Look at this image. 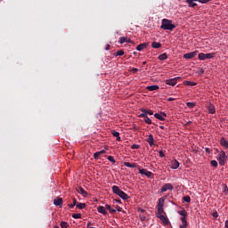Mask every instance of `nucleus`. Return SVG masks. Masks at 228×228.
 <instances>
[{"instance_id": "f257e3e1", "label": "nucleus", "mask_w": 228, "mask_h": 228, "mask_svg": "<svg viewBox=\"0 0 228 228\" xmlns=\"http://www.w3.org/2000/svg\"><path fill=\"white\" fill-rule=\"evenodd\" d=\"M161 29L167 30V31H174L175 29V25L172 23L171 20L163 19L161 20Z\"/></svg>"}, {"instance_id": "f03ea898", "label": "nucleus", "mask_w": 228, "mask_h": 228, "mask_svg": "<svg viewBox=\"0 0 228 228\" xmlns=\"http://www.w3.org/2000/svg\"><path fill=\"white\" fill-rule=\"evenodd\" d=\"M112 191L113 193H115L116 195H118V197H120V199H122L123 200H127V199H129V196L127 195V193L124 192L122 190H120V188L117 185L112 186Z\"/></svg>"}, {"instance_id": "7ed1b4c3", "label": "nucleus", "mask_w": 228, "mask_h": 228, "mask_svg": "<svg viewBox=\"0 0 228 228\" xmlns=\"http://www.w3.org/2000/svg\"><path fill=\"white\" fill-rule=\"evenodd\" d=\"M217 160L219 161V165L221 167H224L227 161V155H225V151H222L217 158Z\"/></svg>"}, {"instance_id": "20e7f679", "label": "nucleus", "mask_w": 228, "mask_h": 228, "mask_svg": "<svg viewBox=\"0 0 228 228\" xmlns=\"http://www.w3.org/2000/svg\"><path fill=\"white\" fill-rule=\"evenodd\" d=\"M199 60H211V58H215V53H200L198 55Z\"/></svg>"}, {"instance_id": "39448f33", "label": "nucleus", "mask_w": 228, "mask_h": 228, "mask_svg": "<svg viewBox=\"0 0 228 228\" xmlns=\"http://www.w3.org/2000/svg\"><path fill=\"white\" fill-rule=\"evenodd\" d=\"M174 190V185L172 183H165L160 189L161 193H165V191H172Z\"/></svg>"}, {"instance_id": "423d86ee", "label": "nucleus", "mask_w": 228, "mask_h": 228, "mask_svg": "<svg viewBox=\"0 0 228 228\" xmlns=\"http://www.w3.org/2000/svg\"><path fill=\"white\" fill-rule=\"evenodd\" d=\"M142 113L139 115V117H149V115H154V111L151 110L147 109H141Z\"/></svg>"}, {"instance_id": "0eeeda50", "label": "nucleus", "mask_w": 228, "mask_h": 228, "mask_svg": "<svg viewBox=\"0 0 228 228\" xmlns=\"http://www.w3.org/2000/svg\"><path fill=\"white\" fill-rule=\"evenodd\" d=\"M139 174H141V175H146V177H148L149 179L152 177V172L147 169H139Z\"/></svg>"}, {"instance_id": "6e6552de", "label": "nucleus", "mask_w": 228, "mask_h": 228, "mask_svg": "<svg viewBox=\"0 0 228 228\" xmlns=\"http://www.w3.org/2000/svg\"><path fill=\"white\" fill-rule=\"evenodd\" d=\"M166 85H169V86H175L177 85V78H170L165 80Z\"/></svg>"}, {"instance_id": "1a4fd4ad", "label": "nucleus", "mask_w": 228, "mask_h": 228, "mask_svg": "<svg viewBox=\"0 0 228 228\" xmlns=\"http://www.w3.org/2000/svg\"><path fill=\"white\" fill-rule=\"evenodd\" d=\"M156 216H157V218H159V220H161L164 225H168L169 221L163 214H159Z\"/></svg>"}, {"instance_id": "9d476101", "label": "nucleus", "mask_w": 228, "mask_h": 228, "mask_svg": "<svg viewBox=\"0 0 228 228\" xmlns=\"http://www.w3.org/2000/svg\"><path fill=\"white\" fill-rule=\"evenodd\" d=\"M197 51L195 52H191L189 53H185L183 54V58H185V60H191V58H195V56H197Z\"/></svg>"}, {"instance_id": "9b49d317", "label": "nucleus", "mask_w": 228, "mask_h": 228, "mask_svg": "<svg viewBox=\"0 0 228 228\" xmlns=\"http://www.w3.org/2000/svg\"><path fill=\"white\" fill-rule=\"evenodd\" d=\"M119 44H134V42L131 40V38L129 37H119Z\"/></svg>"}, {"instance_id": "f8f14e48", "label": "nucleus", "mask_w": 228, "mask_h": 228, "mask_svg": "<svg viewBox=\"0 0 228 228\" xmlns=\"http://www.w3.org/2000/svg\"><path fill=\"white\" fill-rule=\"evenodd\" d=\"M155 118H158V120H165V118L167 117V114L165 112L155 113L154 114Z\"/></svg>"}, {"instance_id": "ddd939ff", "label": "nucleus", "mask_w": 228, "mask_h": 228, "mask_svg": "<svg viewBox=\"0 0 228 228\" xmlns=\"http://www.w3.org/2000/svg\"><path fill=\"white\" fill-rule=\"evenodd\" d=\"M220 145L224 147V149H228V141L225 138L220 139Z\"/></svg>"}, {"instance_id": "4468645a", "label": "nucleus", "mask_w": 228, "mask_h": 228, "mask_svg": "<svg viewBox=\"0 0 228 228\" xmlns=\"http://www.w3.org/2000/svg\"><path fill=\"white\" fill-rule=\"evenodd\" d=\"M147 45H149V43H142L136 46V51H143V49L147 48Z\"/></svg>"}, {"instance_id": "2eb2a0df", "label": "nucleus", "mask_w": 228, "mask_h": 228, "mask_svg": "<svg viewBox=\"0 0 228 228\" xmlns=\"http://www.w3.org/2000/svg\"><path fill=\"white\" fill-rule=\"evenodd\" d=\"M97 211H98V213H101L102 215H104L105 216L108 215V211H106L105 207H98Z\"/></svg>"}, {"instance_id": "dca6fc26", "label": "nucleus", "mask_w": 228, "mask_h": 228, "mask_svg": "<svg viewBox=\"0 0 228 228\" xmlns=\"http://www.w3.org/2000/svg\"><path fill=\"white\" fill-rule=\"evenodd\" d=\"M146 89L149 90V92H154L156 90H159V86L154 85V86H148Z\"/></svg>"}, {"instance_id": "f3484780", "label": "nucleus", "mask_w": 228, "mask_h": 228, "mask_svg": "<svg viewBox=\"0 0 228 228\" xmlns=\"http://www.w3.org/2000/svg\"><path fill=\"white\" fill-rule=\"evenodd\" d=\"M53 204H54V206H61L63 204V199L57 198V199L53 200Z\"/></svg>"}, {"instance_id": "a211bd4d", "label": "nucleus", "mask_w": 228, "mask_h": 228, "mask_svg": "<svg viewBox=\"0 0 228 228\" xmlns=\"http://www.w3.org/2000/svg\"><path fill=\"white\" fill-rule=\"evenodd\" d=\"M150 145V147H152L154 145V136L152 134H150L146 140Z\"/></svg>"}, {"instance_id": "6ab92c4d", "label": "nucleus", "mask_w": 228, "mask_h": 228, "mask_svg": "<svg viewBox=\"0 0 228 228\" xmlns=\"http://www.w3.org/2000/svg\"><path fill=\"white\" fill-rule=\"evenodd\" d=\"M208 113H211L212 115L216 113V110L215 109V105L209 104V106L208 107Z\"/></svg>"}, {"instance_id": "aec40b11", "label": "nucleus", "mask_w": 228, "mask_h": 228, "mask_svg": "<svg viewBox=\"0 0 228 228\" xmlns=\"http://www.w3.org/2000/svg\"><path fill=\"white\" fill-rule=\"evenodd\" d=\"M179 167V161L174 160V161L171 163L170 168H172V170H177V167Z\"/></svg>"}, {"instance_id": "412c9836", "label": "nucleus", "mask_w": 228, "mask_h": 228, "mask_svg": "<svg viewBox=\"0 0 228 228\" xmlns=\"http://www.w3.org/2000/svg\"><path fill=\"white\" fill-rule=\"evenodd\" d=\"M195 1L198 0H187L186 3L189 4L190 8H195V6H197Z\"/></svg>"}, {"instance_id": "4be33fe9", "label": "nucleus", "mask_w": 228, "mask_h": 228, "mask_svg": "<svg viewBox=\"0 0 228 228\" xmlns=\"http://www.w3.org/2000/svg\"><path fill=\"white\" fill-rule=\"evenodd\" d=\"M105 209H107V210H108L110 213H111L112 215H113L114 213H117V209L112 208L111 206H110V205H106V206H105Z\"/></svg>"}, {"instance_id": "5701e85b", "label": "nucleus", "mask_w": 228, "mask_h": 228, "mask_svg": "<svg viewBox=\"0 0 228 228\" xmlns=\"http://www.w3.org/2000/svg\"><path fill=\"white\" fill-rule=\"evenodd\" d=\"M141 118H144V122L146 123V124H149V125H151V124H152V120H151L150 118H149V116H139Z\"/></svg>"}, {"instance_id": "b1692460", "label": "nucleus", "mask_w": 228, "mask_h": 228, "mask_svg": "<svg viewBox=\"0 0 228 228\" xmlns=\"http://www.w3.org/2000/svg\"><path fill=\"white\" fill-rule=\"evenodd\" d=\"M77 191L81 195H84V197H86V195H88V192H86V191H85V189H83V187H79Z\"/></svg>"}, {"instance_id": "393cba45", "label": "nucleus", "mask_w": 228, "mask_h": 228, "mask_svg": "<svg viewBox=\"0 0 228 228\" xmlns=\"http://www.w3.org/2000/svg\"><path fill=\"white\" fill-rule=\"evenodd\" d=\"M151 47H152L153 49H159V48L161 47V43L153 42V43L151 44Z\"/></svg>"}, {"instance_id": "a878e982", "label": "nucleus", "mask_w": 228, "mask_h": 228, "mask_svg": "<svg viewBox=\"0 0 228 228\" xmlns=\"http://www.w3.org/2000/svg\"><path fill=\"white\" fill-rule=\"evenodd\" d=\"M167 58H168V55L166 53L159 55V60H160V61H163L167 60Z\"/></svg>"}, {"instance_id": "bb28decb", "label": "nucleus", "mask_w": 228, "mask_h": 228, "mask_svg": "<svg viewBox=\"0 0 228 228\" xmlns=\"http://www.w3.org/2000/svg\"><path fill=\"white\" fill-rule=\"evenodd\" d=\"M125 167H127L128 168H136V164H131L130 162H125Z\"/></svg>"}, {"instance_id": "cd10ccee", "label": "nucleus", "mask_w": 228, "mask_h": 228, "mask_svg": "<svg viewBox=\"0 0 228 228\" xmlns=\"http://www.w3.org/2000/svg\"><path fill=\"white\" fill-rule=\"evenodd\" d=\"M165 206V200L163 198H160L159 200L158 208H163Z\"/></svg>"}, {"instance_id": "c85d7f7f", "label": "nucleus", "mask_w": 228, "mask_h": 228, "mask_svg": "<svg viewBox=\"0 0 228 228\" xmlns=\"http://www.w3.org/2000/svg\"><path fill=\"white\" fill-rule=\"evenodd\" d=\"M77 209H85V208H86V203H77Z\"/></svg>"}, {"instance_id": "c756f323", "label": "nucleus", "mask_w": 228, "mask_h": 228, "mask_svg": "<svg viewBox=\"0 0 228 228\" xmlns=\"http://www.w3.org/2000/svg\"><path fill=\"white\" fill-rule=\"evenodd\" d=\"M165 215V209L163 208V207H158V213L157 215Z\"/></svg>"}, {"instance_id": "7c9ffc66", "label": "nucleus", "mask_w": 228, "mask_h": 228, "mask_svg": "<svg viewBox=\"0 0 228 228\" xmlns=\"http://www.w3.org/2000/svg\"><path fill=\"white\" fill-rule=\"evenodd\" d=\"M184 85L186 86H195L197 85V83L191 82V81H185Z\"/></svg>"}, {"instance_id": "2f4dec72", "label": "nucleus", "mask_w": 228, "mask_h": 228, "mask_svg": "<svg viewBox=\"0 0 228 228\" xmlns=\"http://www.w3.org/2000/svg\"><path fill=\"white\" fill-rule=\"evenodd\" d=\"M60 225L61 228H69V223H67L65 221L61 222Z\"/></svg>"}, {"instance_id": "473e14b6", "label": "nucleus", "mask_w": 228, "mask_h": 228, "mask_svg": "<svg viewBox=\"0 0 228 228\" xmlns=\"http://www.w3.org/2000/svg\"><path fill=\"white\" fill-rule=\"evenodd\" d=\"M178 214H180L181 216H183V217L188 216V212H186V210H180L178 211Z\"/></svg>"}, {"instance_id": "72a5a7b5", "label": "nucleus", "mask_w": 228, "mask_h": 228, "mask_svg": "<svg viewBox=\"0 0 228 228\" xmlns=\"http://www.w3.org/2000/svg\"><path fill=\"white\" fill-rule=\"evenodd\" d=\"M68 206L69 208H70V209H72L74 206H77V200H76V199H73V204H69Z\"/></svg>"}, {"instance_id": "f704fd0d", "label": "nucleus", "mask_w": 228, "mask_h": 228, "mask_svg": "<svg viewBox=\"0 0 228 228\" xmlns=\"http://www.w3.org/2000/svg\"><path fill=\"white\" fill-rule=\"evenodd\" d=\"M114 56H124V50H118Z\"/></svg>"}, {"instance_id": "c9c22d12", "label": "nucleus", "mask_w": 228, "mask_h": 228, "mask_svg": "<svg viewBox=\"0 0 228 228\" xmlns=\"http://www.w3.org/2000/svg\"><path fill=\"white\" fill-rule=\"evenodd\" d=\"M187 108H195V102H188L186 103Z\"/></svg>"}, {"instance_id": "e433bc0d", "label": "nucleus", "mask_w": 228, "mask_h": 228, "mask_svg": "<svg viewBox=\"0 0 228 228\" xmlns=\"http://www.w3.org/2000/svg\"><path fill=\"white\" fill-rule=\"evenodd\" d=\"M183 199L184 202H191V198H190V196H184Z\"/></svg>"}, {"instance_id": "4c0bfd02", "label": "nucleus", "mask_w": 228, "mask_h": 228, "mask_svg": "<svg viewBox=\"0 0 228 228\" xmlns=\"http://www.w3.org/2000/svg\"><path fill=\"white\" fill-rule=\"evenodd\" d=\"M108 160L110 161V163H116L115 158L113 156H109Z\"/></svg>"}, {"instance_id": "58836bf2", "label": "nucleus", "mask_w": 228, "mask_h": 228, "mask_svg": "<svg viewBox=\"0 0 228 228\" xmlns=\"http://www.w3.org/2000/svg\"><path fill=\"white\" fill-rule=\"evenodd\" d=\"M72 218H75V219L81 218V214H73Z\"/></svg>"}, {"instance_id": "ea45409f", "label": "nucleus", "mask_w": 228, "mask_h": 228, "mask_svg": "<svg viewBox=\"0 0 228 228\" xmlns=\"http://www.w3.org/2000/svg\"><path fill=\"white\" fill-rule=\"evenodd\" d=\"M112 136H114L115 138H117L118 136H120V133L117 132V131H113L112 132Z\"/></svg>"}, {"instance_id": "a19ab883", "label": "nucleus", "mask_w": 228, "mask_h": 228, "mask_svg": "<svg viewBox=\"0 0 228 228\" xmlns=\"http://www.w3.org/2000/svg\"><path fill=\"white\" fill-rule=\"evenodd\" d=\"M211 165H212V167H218V162H216V160H212Z\"/></svg>"}, {"instance_id": "79ce46f5", "label": "nucleus", "mask_w": 228, "mask_h": 228, "mask_svg": "<svg viewBox=\"0 0 228 228\" xmlns=\"http://www.w3.org/2000/svg\"><path fill=\"white\" fill-rule=\"evenodd\" d=\"M99 156H101V153H99V151H98V152H95V153L94 154V159H99Z\"/></svg>"}, {"instance_id": "37998d69", "label": "nucleus", "mask_w": 228, "mask_h": 228, "mask_svg": "<svg viewBox=\"0 0 228 228\" xmlns=\"http://www.w3.org/2000/svg\"><path fill=\"white\" fill-rule=\"evenodd\" d=\"M223 193H228V187L227 185H224L223 188Z\"/></svg>"}, {"instance_id": "c03bdc74", "label": "nucleus", "mask_w": 228, "mask_h": 228, "mask_svg": "<svg viewBox=\"0 0 228 228\" xmlns=\"http://www.w3.org/2000/svg\"><path fill=\"white\" fill-rule=\"evenodd\" d=\"M188 227V223H182V224L180 225V228H186Z\"/></svg>"}, {"instance_id": "a18cd8bd", "label": "nucleus", "mask_w": 228, "mask_h": 228, "mask_svg": "<svg viewBox=\"0 0 228 228\" xmlns=\"http://www.w3.org/2000/svg\"><path fill=\"white\" fill-rule=\"evenodd\" d=\"M181 222H182V224H187L188 223L186 221V217H183V216L181 217Z\"/></svg>"}, {"instance_id": "49530a36", "label": "nucleus", "mask_w": 228, "mask_h": 228, "mask_svg": "<svg viewBox=\"0 0 228 228\" xmlns=\"http://www.w3.org/2000/svg\"><path fill=\"white\" fill-rule=\"evenodd\" d=\"M131 149H140V146L138 144H133Z\"/></svg>"}, {"instance_id": "de8ad7c7", "label": "nucleus", "mask_w": 228, "mask_h": 228, "mask_svg": "<svg viewBox=\"0 0 228 228\" xmlns=\"http://www.w3.org/2000/svg\"><path fill=\"white\" fill-rule=\"evenodd\" d=\"M199 3H202V4H206V3H209L210 0H198Z\"/></svg>"}, {"instance_id": "09e8293b", "label": "nucleus", "mask_w": 228, "mask_h": 228, "mask_svg": "<svg viewBox=\"0 0 228 228\" xmlns=\"http://www.w3.org/2000/svg\"><path fill=\"white\" fill-rule=\"evenodd\" d=\"M116 209L117 211H118V213L122 212V208H120L119 206H116Z\"/></svg>"}, {"instance_id": "8fccbe9b", "label": "nucleus", "mask_w": 228, "mask_h": 228, "mask_svg": "<svg viewBox=\"0 0 228 228\" xmlns=\"http://www.w3.org/2000/svg\"><path fill=\"white\" fill-rule=\"evenodd\" d=\"M205 151L208 153V154H211V150L209 148H205Z\"/></svg>"}, {"instance_id": "3c124183", "label": "nucleus", "mask_w": 228, "mask_h": 228, "mask_svg": "<svg viewBox=\"0 0 228 228\" xmlns=\"http://www.w3.org/2000/svg\"><path fill=\"white\" fill-rule=\"evenodd\" d=\"M132 72H134V74H136V72H138V69L137 68H133Z\"/></svg>"}, {"instance_id": "603ef678", "label": "nucleus", "mask_w": 228, "mask_h": 228, "mask_svg": "<svg viewBox=\"0 0 228 228\" xmlns=\"http://www.w3.org/2000/svg\"><path fill=\"white\" fill-rule=\"evenodd\" d=\"M159 156H160V158H165V152H163V151H159Z\"/></svg>"}, {"instance_id": "864d4df0", "label": "nucleus", "mask_w": 228, "mask_h": 228, "mask_svg": "<svg viewBox=\"0 0 228 228\" xmlns=\"http://www.w3.org/2000/svg\"><path fill=\"white\" fill-rule=\"evenodd\" d=\"M98 153H100V156H101V154H106V151L102 150V151H98Z\"/></svg>"}, {"instance_id": "5fc2aeb1", "label": "nucleus", "mask_w": 228, "mask_h": 228, "mask_svg": "<svg viewBox=\"0 0 228 228\" xmlns=\"http://www.w3.org/2000/svg\"><path fill=\"white\" fill-rule=\"evenodd\" d=\"M140 218H141L142 222H144L146 217H145V216H140Z\"/></svg>"}, {"instance_id": "6e6d98bb", "label": "nucleus", "mask_w": 228, "mask_h": 228, "mask_svg": "<svg viewBox=\"0 0 228 228\" xmlns=\"http://www.w3.org/2000/svg\"><path fill=\"white\" fill-rule=\"evenodd\" d=\"M200 74H203L204 73V69L202 68H200Z\"/></svg>"}, {"instance_id": "4d7b16f0", "label": "nucleus", "mask_w": 228, "mask_h": 228, "mask_svg": "<svg viewBox=\"0 0 228 228\" xmlns=\"http://www.w3.org/2000/svg\"><path fill=\"white\" fill-rule=\"evenodd\" d=\"M90 225H92V222H88L87 224H86V227L90 228L91 227Z\"/></svg>"}, {"instance_id": "13d9d810", "label": "nucleus", "mask_w": 228, "mask_h": 228, "mask_svg": "<svg viewBox=\"0 0 228 228\" xmlns=\"http://www.w3.org/2000/svg\"><path fill=\"white\" fill-rule=\"evenodd\" d=\"M110 45H107L106 47H105V50H106V51H110Z\"/></svg>"}, {"instance_id": "bf43d9fd", "label": "nucleus", "mask_w": 228, "mask_h": 228, "mask_svg": "<svg viewBox=\"0 0 228 228\" xmlns=\"http://www.w3.org/2000/svg\"><path fill=\"white\" fill-rule=\"evenodd\" d=\"M167 101H169V102L175 101V98L170 97V98L167 99Z\"/></svg>"}, {"instance_id": "052dcab7", "label": "nucleus", "mask_w": 228, "mask_h": 228, "mask_svg": "<svg viewBox=\"0 0 228 228\" xmlns=\"http://www.w3.org/2000/svg\"><path fill=\"white\" fill-rule=\"evenodd\" d=\"M213 216H215L216 218H217V217H218V213H214V214H213Z\"/></svg>"}, {"instance_id": "680f3d73", "label": "nucleus", "mask_w": 228, "mask_h": 228, "mask_svg": "<svg viewBox=\"0 0 228 228\" xmlns=\"http://www.w3.org/2000/svg\"><path fill=\"white\" fill-rule=\"evenodd\" d=\"M117 142H120V135H118V137H116Z\"/></svg>"}, {"instance_id": "e2e57ef3", "label": "nucleus", "mask_w": 228, "mask_h": 228, "mask_svg": "<svg viewBox=\"0 0 228 228\" xmlns=\"http://www.w3.org/2000/svg\"><path fill=\"white\" fill-rule=\"evenodd\" d=\"M138 211H141V213H145V210H143L142 208H139Z\"/></svg>"}, {"instance_id": "0e129e2a", "label": "nucleus", "mask_w": 228, "mask_h": 228, "mask_svg": "<svg viewBox=\"0 0 228 228\" xmlns=\"http://www.w3.org/2000/svg\"><path fill=\"white\" fill-rule=\"evenodd\" d=\"M224 225H225L226 228H228V220L225 221Z\"/></svg>"}, {"instance_id": "69168bd1", "label": "nucleus", "mask_w": 228, "mask_h": 228, "mask_svg": "<svg viewBox=\"0 0 228 228\" xmlns=\"http://www.w3.org/2000/svg\"><path fill=\"white\" fill-rule=\"evenodd\" d=\"M115 201H116L117 203H120V202H121L120 200H115Z\"/></svg>"}, {"instance_id": "338daca9", "label": "nucleus", "mask_w": 228, "mask_h": 228, "mask_svg": "<svg viewBox=\"0 0 228 228\" xmlns=\"http://www.w3.org/2000/svg\"><path fill=\"white\" fill-rule=\"evenodd\" d=\"M53 228H60V226H58V225H54V226H53Z\"/></svg>"}, {"instance_id": "774afa93", "label": "nucleus", "mask_w": 228, "mask_h": 228, "mask_svg": "<svg viewBox=\"0 0 228 228\" xmlns=\"http://www.w3.org/2000/svg\"><path fill=\"white\" fill-rule=\"evenodd\" d=\"M160 129H165V126H160Z\"/></svg>"}]
</instances>
